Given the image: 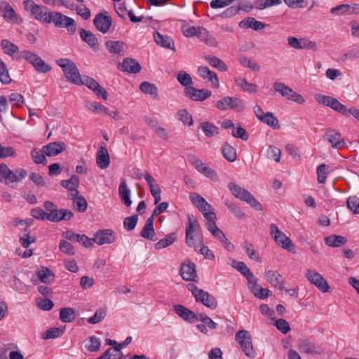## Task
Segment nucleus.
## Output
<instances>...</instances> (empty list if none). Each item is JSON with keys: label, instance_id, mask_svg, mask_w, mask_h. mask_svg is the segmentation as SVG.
Returning <instances> with one entry per match:
<instances>
[{"label": "nucleus", "instance_id": "obj_1", "mask_svg": "<svg viewBox=\"0 0 359 359\" xmlns=\"http://www.w3.org/2000/svg\"><path fill=\"white\" fill-rule=\"evenodd\" d=\"M27 176L25 169L18 168L15 171L11 170L6 163L0 164V182L9 185L18 183Z\"/></svg>", "mask_w": 359, "mask_h": 359}, {"label": "nucleus", "instance_id": "obj_2", "mask_svg": "<svg viewBox=\"0 0 359 359\" xmlns=\"http://www.w3.org/2000/svg\"><path fill=\"white\" fill-rule=\"evenodd\" d=\"M228 188L236 198L246 202L257 210H262V204L246 189L242 188L235 182H230Z\"/></svg>", "mask_w": 359, "mask_h": 359}, {"label": "nucleus", "instance_id": "obj_3", "mask_svg": "<svg viewBox=\"0 0 359 359\" xmlns=\"http://www.w3.org/2000/svg\"><path fill=\"white\" fill-rule=\"evenodd\" d=\"M47 23H53L56 27L66 28L71 35L76 32V24L75 20L60 12H50Z\"/></svg>", "mask_w": 359, "mask_h": 359}, {"label": "nucleus", "instance_id": "obj_4", "mask_svg": "<svg viewBox=\"0 0 359 359\" xmlns=\"http://www.w3.org/2000/svg\"><path fill=\"white\" fill-rule=\"evenodd\" d=\"M56 64L62 69L68 81L76 85H81V77L76 64L69 59L60 58Z\"/></svg>", "mask_w": 359, "mask_h": 359}, {"label": "nucleus", "instance_id": "obj_5", "mask_svg": "<svg viewBox=\"0 0 359 359\" xmlns=\"http://www.w3.org/2000/svg\"><path fill=\"white\" fill-rule=\"evenodd\" d=\"M24 9L36 20L47 23L50 11L44 6L36 4L33 0H25L22 3Z\"/></svg>", "mask_w": 359, "mask_h": 359}, {"label": "nucleus", "instance_id": "obj_6", "mask_svg": "<svg viewBox=\"0 0 359 359\" xmlns=\"http://www.w3.org/2000/svg\"><path fill=\"white\" fill-rule=\"evenodd\" d=\"M43 207L48 211V220L52 222H58L62 220H69L74 215L71 210L67 209H57L51 201H47Z\"/></svg>", "mask_w": 359, "mask_h": 359}, {"label": "nucleus", "instance_id": "obj_7", "mask_svg": "<svg viewBox=\"0 0 359 359\" xmlns=\"http://www.w3.org/2000/svg\"><path fill=\"white\" fill-rule=\"evenodd\" d=\"M188 289L191 292L197 302L202 303L205 306L210 309H215L217 308V302L215 297L208 292L198 288L194 284H189Z\"/></svg>", "mask_w": 359, "mask_h": 359}, {"label": "nucleus", "instance_id": "obj_8", "mask_svg": "<svg viewBox=\"0 0 359 359\" xmlns=\"http://www.w3.org/2000/svg\"><path fill=\"white\" fill-rule=\"evenodd\" d=\"M19 57L32 65L34 69L39 73H46L51 69V67L46 64L37 54L29 50L21 51Z\"/></svg>", "mask_w": 359, "mask_h": 359}, {"label": "nucleus", "instance_id": "obj_9", "mask_svg": "<svg viewBox=\"0 0 359 359\" xmlns=\"http://www.w3.org/2000/svg\"><path fill=\"white\" fill-rule=\"evenodd\" d=\"M235 339L246 356L250 358H254L256 356V352L252 346V339L248 331L245 330H239L236 334Z\"/></svg>", "mask_w": 359, "mask_h": 359}, {"label": "nucleus", "instance_id": "obj_10", "mask_svg": "<svg viewBox=\"0 0 359 359\" xmlns=\"http://www.w3.org/2000/svg\"><path fill=\"white\" fill-rule=\"evenodd\" d=\"M270 234L275 242L283 249L290 252L293 251L294 245L292 241L275 224H271L270 225Z\"/></svg>", "mask_w": 359, "mask_h": 359}, {"label": "nucleus", "instance_id": "obj_11", "mask_svg": "<svg viewBox=\"0 0 359 359\" xmlns=\"http://www.w3.org/2000/svg\"><path fill=\"white\" fill-rule=\"evenodd\" d=\"M273 88L276 92L280 93L288 100L293 101L298 104H303L305 102L304 98L300 94L296 93L283 83L275 82L273 83Z\"/></svg>", "mask_w": 359, "mask_h": 359}, {"label": "nucleus", "instance_id": "obj_12", "mask_svg": "<svg viewBox=\"0 0 359 359\" xmlns=\"http://www.w3.org/2000/svg\"><path fill=\"white\" fill-rule=\"evenodd\" d=\"M297 347L302 353L309 355H321L325 351L323 344H316L309 339H299Z\"/></svg>", "mask_w": 359, "mask_h": 359}, {"label": "nucleus", "instance_id": "obj_13", "mask_svg": "<svg viewBox=\"0 0 359 359\" xmlns=\"http://www.w3.org/2000/svg\"><path fill=\"white\" fill-rule=\"evenodd\" d=\"M323 138L330 144L331 147L334 149H341L346 145L345 140L342 137L341 133L334 129H327Z\"/></svg>", "mask_w": 359, "mask_h": 359}, {"label": "nucleus", "instance_id": "obj_14", "mask_svg": "<svg viewBox=\"0 0 359 359\" xmlns=\"http://www.w3.org/2000/svg\"><path fill=\"white\" fill-rule=\"evenodd\" d=\"M305 277L321 292H327L329 291L330 286L327 280L318 272L309 269L305 273Z\"/></svg>", "mask_w": 359, "mask_h": 359}, {"label": "nucleus", "instance_id": "obj_15", "mask_svg": "<svg viewBox=\"0 0 359 359\" xmlns=\"http://www.w3.org/2000/svg\"><path fill=\"white\" fill-rule=\"evenodd\" d=\"M216 107L219 110L238 109L243 111L245 109L244 103L241 99L229 96L219 100Z\"/></svg>", "mask_w": 359, "mask_h": 359}, {"label": "nucleus", "instance_id": "obj_16", "mask_svg": "<svg viewBox=\"0 0 359 359\" xmlns=\"http://www.w3.org/2000/svg\"><path fill=\"white\" fill-rule=\"evenodd\" d=\"M115 232L109 229L98 230L94 234L93 241L99 245L111 244L116 241Z\"/></svg>", "mask_w": 359, "mask_h": 359}, {"label": "nucleus", "instance_id": "obj_17", "mask_svg": "<svg viewBox=\"0 0 359 359\" xmlns=\"http://www.w3.org/2000/svg\"><path fill=\"white\" fill-rule=\"evenodd\" d=\"M81 85L86 86L89 89L93 90L97 97H101L104 100L107 99V93L106 90L94 79L84 76L81 78Z\"/></svg>", "mask_w": 359, "mask_h": 359}, {"label": "nucleus", "instance_id": "obj_18", "mask_svg": "<svg viewBox=\"0 0 359 359\" xmlns=\"http://www.w3.org/2000/svg\"><path fill=\"white\" fill-rule=\"evenodd\" d=\"M96 163L101 169H106L109 165L110 157L104 142H101L99 144L96 154Z\"/></svg>", "mask_w": 359, "mask_h": 359}, {"label": "nucleus", "instance_id": "obj_19", "mask_svg": "<svg viewBox=\"0 0 359 359\" xmlns=\"http://www.w3.org/2000/svg\"><path fill=\"white\" fill-rule=\"evenodd\" d=\"M185 95L191 100L197 102L204 101L211 96V91L208 89H196L195 87L185 88Z\"/></svg>", "mask_w": 359, "mask_h": 359}, {"label": "nucleus", "instance_id": "obj_20", "mask_svg": "<svg viewBox=\"0 0 359 359\" xmlns=\"http://www.w3.org/2000/svg\"><path fill=\"white\" fill-rule=\"evenodd\" d=\"M93 24L98 31L105 34L109 32L111 27V19L110 16L99 13L95 15Z\"/></svg>", "mask_w": 359, "mask_h": 359}, {"label": "nucleus", "instance_id": "obj_21", "mask_svg": "<svg viewBox=\"0 0 359 359\" xmlns=\"http://www.w3.org/2000/svg\"><path fill=\"white\" fill-rule=\"evenodd\" d=\"M196 320H199L202 323L198 324L196 327L200 332L205 334H208V328L210 330H215L217 328V324L205 313H198Z\"/></svg>", "mask_w": 359, "mask_h": 359}, {"label": "nucleus", "instance_id": "obj_22", "mask_svg": "<svg viewBox=\"0 0 359 359\" xmlns=\"http://www.w3.org/2000/svg\"><path fill=\"white\" fill-rule=\"evenodd\" d=\"M144 180L149 187L150 192L154 198V204H158L161 199V191L156 180L147 172H145Z\"/></svg>", "mask_w": 359, "mask_h": 359}, {"label": "nucleus", "instance_id": "obj_23", "mask_svg": "<svg viewBox=\"0 0 359 359\" xmlns=\"http://www.w3.org/2000/svg\"><path fill=\"white\" fill-rule=\"evenodd\" d=\"M180 275L184 280L195 281L197 277L195 264L190 261L183 263L180 268Z\"/></svg>", "mask_w": 359, "mask_h": 359}, {"label": "nucleus", "instance_id": "obj_24", "mask_svg": "<svg viewBox=\"0 0 359 359\" xmlns=\"http://www.w3.org/2000/svg\"><path fill=\"white\" fill-rule=\"evenodd\" d=\"M266 280L280 291L285 290L284 278L277 271L269 270L265 274Z\"/></svg>", "mask_w": 359, "mask_h": 359}, {"label": "nucleus", "instance_id": "obj_25", "mask_svg": "<svg viewBox=\"0 0 359 359\" xmlns=\"http://www.w3.org/2000/svg\"><path fill=\"white\" fill-rule=\"evenodd\" d=\"M290 46L296 49H315L316 43L306 39H297L294 36L287 38Z\"/></svg>", "mask_w": 359, "mask_h": 359}, {"label": "nucleus", "instance_id": "obj_26", "mask_svg": "<svg viewBox=\"0 0 359 359\" xmlns=\"http://www.w3.org/2000/svg\"><path fill=\"white\" fill-rule=\"evenodd\" d=\"M331 13L335 15H353V14H359V4H341L336 7L332 8Z\"/></svg>", "mask_w": 359, "mask_h": 359}, {"label": "nucleus", "instance_id": "obj_27", "mask_svg": "<svg viewBox=\"0 0 359 359\" xmlns=\"http://www.w3.org/2000/svg\"><path fill=\"white\" fill-rule=\"evenodd\" d=\"M79 35L83 41L86 43L92 49L97 50L99 48L98 40L96 36L91 32L81 28Z\"/></svg>", "mask_w": 359, "mask_h": 359}, {"label": "nucleus", "instance_id": "obj_28", "mask_svg": "<svg viewBox=\"0 0 359 359\" xmlns=\"http://www.w3.org/2000/svg\"><path fill=\"white\" fill-rule=\"evenodd\" d=\"M198 74L204 79L211 82L212 86L219 88V83L215 72L210 71L208 67L201 66L198 68Z\"/></svg>", "mask_w": 359, "mask_h": 359}, {"label": "nucleus", "instance_id": "obj_29", "mask_svg": "<svg viewBox=\"0 0 359 359\" xmlns=\"http://www.w3.org/2000/svg\"><path fill=\"white\" fill-rule=\"evenodd\" d=\"M65 149V144L62 142H53L43 146V152L47 156H54Z\"/></svg>", "mask_w": 359, "mask_h": 359}, {"label": "nucleus", "instance_id": "obj_30", "mask_svg": "<svg viewBox=\"0 0 359 359\" xmlns=\"http://www.w3.org/2000/svg\"><path fill=\"white\" fill-rule=\"evenodd\" d=\"M141 65L133 58L126 57L121 63V69L130 74H137L141 71Z\"/></svg>", "mask_w": 359, "mask_h": 359}, {"label": "nucleus", "instance_id": "obj_31", "mask_svg": "<svg viewBox=\"0 0 359 359\" xmlns=\"http://www.w3.org/2000/svg\"><path fill=\"white\" fill-rule=\"evenodd\" d=\"M141 237L150 241H156V233L154 229V219L149 217L140 232Z\"/></svg>", "mask_w": 359, "mask_h": 359}, {"label": "nucleus", "instance_id": "obj_32", "mask_svg": "<svg viewBox=\"0 0 359 359\" xmlns=\"http://www.w3.org/2000/svg\"><path fill=\"white\" fill-rule=\"evenodd\" d=\"M174 311L178 316L189 323H194L197 319V314L182 305L174 306Z\"/></svg>", "mask_w": 359, "mask_h": 359}, {"label": "nucleus", "instance_id": "obj_33", "mask_svg": "<svg viewBox=\"0 0 359 359\" xmlns=\"http://www.w3.org/2000/svg\"><path fill=\"white\" fill-rule=\"evenodd\" d=\"M154 38L155 42L161 47L169 48L173 50H175L174 41L172 39V38L169 36L163 35L160 34L158 32H155L154 33Z\"/></svg>", "mask_w": 359, "mask_h": 359}, {"label": "nucleus", "instance_id": "obj_34", "mask_svg": "<svg viewBox=\"0 0 359 359\" xmlns=\"http://www.w3.org/2000/svg\"><path fill=\"white\" fill-rule=\"evenodd\" d=\"M347 238L340 235H330L324 238L325 243L329 247L338 248L347 243Z\"/></svg>", "mask_w": 359, "mask_h": 359}, {"label": "nucleus", "instance_id": "obj_35", "mask_svg": "<svg viewBox=\"0 0 359 359\" xmlns=\"http://www.w3.org/2000/svg\"><path fill=\"white\" fill-rule=\"evenodd\" d=\"M239 27L243 29L251 28L254 30H261L264 28L265 25L255 20L254 18L249 17L239 22Z\"/></svg>", "mask_w": 359, "mask_h": 359}, {"label": "nucleus", "instance_id": "obj_36", "mask_svg": "<svg viewBox=\"0 0 359 359\" xmlns=\"http://www.w3.org/2000/svg\"><path fill=\"white\" fill-rule=\"evenodd\" d=\"M236 86L244 92L249 93H255L257 91V86L256 84L249 83L242 77H238L235 80Z\"/></svg>", "mask_w": 359, "mask_h": 359}, {"label": "nucleus", "instance_id": "obj_37", "mask_svg": "<svg viewBox=\"0 0 359 359\" xmlns=\"http://www.w3.org/2000/svg\"><path fill=\"white\" fill-rule=\"evenodd\" d=\"M201 231V226L198 219L193 215H188V223L186 228V233H188V236H190L191 233L198 235Z\"/></svg>", "mask_w": 359, "mask_h": 359}, {"label": "nucleus", "instance_id": "obj_38", "mask_svg": "<svg viewBox=\"0 0 359 359\" xmlns=\"http://www.w3.org/2000/svg\"><path fill=\"white\" fill-rule=\"evenodd\" d=\"M118 193L123 203L126 207H130L132 204V201L130 198V191L128 189L126 181H121L118 188Z\"/></svg>", "mask_w": 359, "mask_h": 359}, {"label": "nucleus", "instance_id": "obj_39", "mask_svg": "<svg viewBox=\"0 0 359 359\" xmlns=\"http://www.w3.org/2000/svg\"><path fill=\"white\" fill-rule=\"evenodd\" d=\"M36 275L41 282L50 284L54 280L53 273L47 267H43L41 269L36 271Z\"/></svg>", "mask_w": 359, "mask_h": 359}, {"label": "nucleus", "instance_id": "obj_40", "mask_svg": "<svg viewBox=\"0 0 359 359\" xmlns=\"http://www.w3.org/2000/svg\"><path fill=\"white\" fill-rule=\"evenodd\" d=\"M222 151L223 156L229 162H234L236 160L237 154L236 150L234 147L230 145L228 142H224L222 144Z\"/></svg>", "mask_w": 359, "mask_h": 359}, {"label": "nucleus", "instance_id": "obj_41", "mask_svg": "<svg viewBox=\"0 0 359 359\" xmlns=\"http://www.w3.org/2000/svg\"><path fill=\"white\" fill-rule=\"evenodd\" d=\"M76 318V312L70 307L62 308L60 310V319L64 323H71Z\"/></svg>", "mask_w": 359, "mask_h": 359}, {"label": "nucleus", "instance_id": "obj_42", "mask_svg": "<svg viewBox=\"0 0 359 359\" xmlns=\"http://www.w3.org/2000/svg\"><path fill=\"white\" fill-rule=\"evenodd\" d=\"M201 41L205 43L207 45L212 46V47H216L217 46V41L215 37H213L209 32L203 27L201 32H199V36Z\"/></svg>", "mask_w": 359, "mask_h": 359}, {"label": "nucleus", "instance_id": "obj_43", "mask_svg": "<svg viewBox=\"0 0 359 359\" xmlns=\"http://www.w3.org/2000/svg\"><path fill=\"white\" fill-rule=\"evenodd\" d=\"M200 128L208 137H212L219 134V128L211 123L207 121L203 122L201 123Z\"/></svg>", "mask_w": 359, "mask_h": 359}, {"label": "nucleus", "instance_id": "obj_44", "mask_svg": "<svg viewBox=\"0 0 359 359\" xmlns=\"http://www.w3.org/2000/svg\"><path fill=\"white\" fill-rule=\"evenodd\" d=\"M259 121L274 129H278L280 128L278 119L271 112L265 113Z\"/></svg>", "mask_w": 359, "mask_h": 359}, {"label": "nucleus", "instance_id": "obj_45", "mask_svg": "<svg viewBox=\"0 0 359 359\" xmlns=\"http://www.w3.org/2000/svg\"><path fill=\"white\" fill-rule=\"evenodd\" d=\"M176 240L175 233H170L155 243L156 250H161L172 245Z\"/></svg>", "mask_w": 359, "mask_h": 359}, {"label": "nucleus", "instance_id": "obj_46", "mask_svg": "<svg viewBox=\"0 0 359 359\" xmlns=\"http://www.w3.org/2000/svg\"><path fill=\"white\" fill-rule=\"evenodd\" d=\"M243 248L250 259L257 262H261V259L258 253L254 249V247L252 243L248 241H245L243 243Z\"/></svg>", "mask_w": 359, "mask_h": 359}, {"label": "nucleus", "instance_id": "obj_47", "mask_svg": "<svg viewBox=\"0 0 359 359\" xmlns=\"http://www.w3.org/2000/svg\"><path fill=\"white\" fill-rule=\"evenodd\" d=\"M123 47L124 43L121 41L106 42V48L111 53L118 54L123 51Z\"/></svg>", "mask_w": 359, "mask_h": 359}, {"label": "nucleus", "instance_id": "obj_48", "mask_svg": "<svg viewBox=\"0 0 359 359\" xmlns=\"http://www.w3.org/2000/svg\"><path fill=\"white\" fill-rule=\"evenodd\" d=\"M46 154L43 152V147L41 149H34L31 152V156L34 162L36 164H46Z\"/></svg>", "mask_w": 359, "mask_h": 359}, {"label": "nucleus", "instance_id": "obj_49", "mask_svg": "<svg viewBox=\"0 0 359 359\" xmlns=\"http://www.w3.org/2000/svg\"><path fill=\"white\" fill-rule=\"evenodd\" d=\"M205 60L210 65L219 69V71L225 72L227 70V66L225 65V63L216 57L208 56L205 57Z\"/></svg>", "mask_w": 359, "mask_h": 359}, {"label": "nucleus", "instance_id": "obj_50", "mask_svg": "<svg viewBox=\"0 0 359 359\" xmlns=\"http://www.w3.org/2000/svg\"><path fill=\"white\" fill-rule=\"evenodd\" d=\"M140 88L144 93L154 95V97H158V88L154 84L143 81L140 84Z\"/></svg>", "mask_w": 359, "mask_h": 359}, {"label": "nucleus", "instance_id": "obj_51", "mask_svg": "<svg viewBox=\"0 0 359 359\" xmlns=\"http://www.w3.org/2000/svg\"><path fill=\"white\" fill-rule=\"evenodd\" d=\"M201 27L191 26L189 27L187 25L182 26V32L186 37L199 36V32L202 30Z\"/></svg>", "mask_w": 359, "mask_h": 359}, {"label": "nucleus", "instance_id": "obj_52", "mask_svg": "<svg viewBox=\"0 0 359 359\" xmlns=\"http://www.w3.org/2000/svg\"><path fill=\"white\" fill-rule=\"evenodd\" d=\"M64 333V329L60 327H52L46 330L43 334V339H55L60 337Z\"/></svg>", "mask_w": 359, "mask_h": 359}, {"label": "nucleus", "instance_id": "obj_53", "mask_svg": "<svg viewBox=\"0 0 359 359\" xmlns=\"http://www.w3.org/2000/svg\"><path fill=\"white\" fill-rule=\"evenodd\" d=\"M177 80L182 86H184L185 88L192 87V79L186 72H180L177 76Z\"/></svg>", "mask_w": 359, "mask_h": 359}, {"label": "nucleus", "instance_id": "obj_54", "mask_svg": "<svg viewBox=\"0 0 359 359\" xmlns=\"http://www.w3.org/2000/svg\"><path fill=\"white\" fill-rule=\"evenodd\" d=\"M107 315V309L101 308L97 309L95 314L88 319V322L90 324H96L102 321Z\"/></svg>", "mask_w": 359, "mask_h": 359}, {"label": "nucleus", "instance_id": "obj_55", "mask_svg": "<svg viewBox=\"0 0 359 359\" xmlns=\"http://www.w3.org/2000/svg\"><path fill=\"white\" fill-rule=\"evenodd\" d=\"M1 45L5 53L8 55H13L14 53L18 52V47L8 40H2Z\"/></svg>", "mask_w": 359, "mask_h": 359}, {"label": "nucleus", "instance_id": "obj_56", "mask_svg": "<svg viewBox=\"0 0 359 359\" xmlns=\"http://www.w3.org/2000/svg\"><path fill=\"white\" fill-rule=\"evenodd\" d=\"M348 208L352 211L353 214H359V198L353 196L348 198L346 201Z\"/></svg>", "mask_w": 359, "mask_h": 359}, {"label": "nucleus", "instance_id": "obj_57", "mask_svg": "<svg viewBox=\"0 0 359 359\" xmlns=\"http://www.w3.org/2000/svg\"><path fill=\"white\" fill-rule=\"evenodd\" d=\"M226 206L231 211V212L238 219H243L245 217V213L233 202L229 200L225 201Z\"/></svg>", "mask_w": 359, "mask_h": 359}, {"label": "nucleus", "instance_id": "obj_58", "mask_svg": "<svg viewBox=\"0 0 359 359\" xmlns=\"http://www.w3.org/2000/svg\"><path fill=\"white\" fill-rule=\"evenodd\" d=\"M178 119L184 124L191 126L193 124V119L191 115L187 109H182L177 112Z\"/></svg>", "mask_w": 359, "mask_h": 359}, {"label": "nucleus", "instance_id": "obj_59", "mask_svg": "<svg viewBox=\"0 0 359 359\" xmlns=\"http://www.w3.org/2000/svg\"><path fill=\"white\" fill-rule=\"evenodd\" d=\"M36 241L35 238L32 237L29 234V229H25V233L20 237V244L25 248H27L32 243Z\"/></svg>", "mask_w": 359, "mask_h": 359}, {"label": "nucleus", "instance_id": "obj_60", "mask_svg": "<svg viewBox=\"0 0 359 359\" xmlns=\"http://www.w3.org/2000/svg\"><path fill=\"white\" fill-rule=\"evenodd\" d=\"M267 157L277 163L279 162L281 157L280 149L275 146L270 145L267 151Z\"/></svg>", "mask_w": 359, "mask_h": 359}, {"label": "nucleus", "instance_id": "obj_61", "mask_svg": "<svg viewBox=\"0 0 359 359\" xmlns=\"http://www.w3.org/2000/svg\"><path fill=\"white\" fill-rule=\"evenodd\" d=\"M0 81L4 84H8L11 81L8 70L3 61L0 64Z\"/></svg>", "mask_w": 359, "mask_h": 359}, {"label": "nucleus", "instance_id": "obj_62", "mask_svg": "<svg viewBox=\"0 0 359 359\" xmlns=\"http://www.w3.org/2000/svg\"><path fill=\"white\" fill-rule=\"evenodd\" d=\"M86 347L88 351L90 352H95L100 348V341L98 338L91 336L89 337L88 343L86 344Z\"/></svg>", "mask_w": 359, "mask_h": 359}, {"label": "nucleus", "instance_id": "obj_63", "mask_svg": "<svg viewBox=\"0 0 359 359\" xmlns=\"http://www.w3.org/2000/svg\"><path fill=\"white\" fill-rule=\"evenodd\" d=\"M3 17L6 22H11L17 18V14L12 6L7 2L4 9Z\"/></svg>", "mask_w": 359, "mask_h": 359}, {"label": "nucleus", "instance_id": "obj_64", "mask_svg": "<svg viewBox=\"0 0 359 359\" xmlns=\"http://www.w3.org/2000/svg\"><path fill=\"white\" fill-rule=\"evenodd\" d=\"M137 215H133L132 216L126 217L123 221L124 228L128 231L133 230L137 225Z\"/></svg>", "mask_w": 359, "mask_h": 359}]
</instances>
